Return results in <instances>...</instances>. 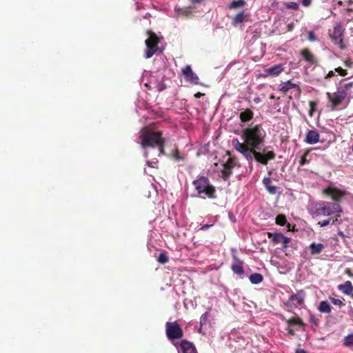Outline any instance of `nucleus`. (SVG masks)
<instances>
[{"mask_svg": "<svg viewBox=\"0 0 353 353\" xmlns=\"http://www.w3.org/2000/svg\"><path fill=\"white\" fill-rule=\"evenodd\" d=\"M265 137V131L261 125L258 124L243 129L241 135L243 142L235 139L232 140V145L250 163L255 159L262 165H267L270 160L275 159L276 154L273 151L259 152L264 144Z\"/></svg>", "mask_w": 353, "mask_h": 353, "instance_id": "nucleus-1", "label": "nucleus"}, {"mask_svg": "<svg viewBox=\"0 0 353 353\" xmlns=\"http://www.w3.org/2000/svg\"><path fill=\"white\" fill-rule=\"evenodd\" d=\"M192 184L198 196L202 199H214L216 198V188L205 176H198Z\"/></svg>", "mask_w": 353, "mask_h": 353, "instance_id": "nucleus-2", "label": "nucleus"}, {"mask_svg": "<svg viewBox=\"0 0 353 353\" xmlns=\"http://www.w3.org/2000/svg\"><path fill=\"white\" fill-rule=\"evenodd\" d=\"M336 212H342L340 203L321 201L316 204L313 215L316 217L329 216Z\"/></svg>", "mask_w": 353, "mask_h": 353, "instance_id": "nucleus-3", "label": "nucleus"}, {"mask_svg": "<svg viewBox=\"0 0 353 353\" xmlns=\"http://www.w3.org/2000/svg\"><path fill=\"white\" fill-rule=\"evenodd\" d=\"M141 145L144 149L147 148H154L163 139V133L161 131L147 130L140 135Z\"/></svg>", "mask_w": 353, "mask_h": 353, "instance_id": "nucleus-4", "label": "nucleus"}, {"mask_svg": "<svg viewBox=\"0 0 353 353\" xmlns=\"http://www.w3.org/2000/svg\"><path fill=\"white\" fill-rule=\"evenodd\" d=\"M147 34L148 38L145 41L146 46L145 57L150 59L159 50L158 45L161 41V38L150 30L147 31Z\"/></svg>", "mask_w": 353, "mask_h": 353, "instance_id": "nucleus-5", "label": "nucleus"}, {"mask_svg": "<svg viewBox=\"0 0 353 353\" xmlns=\"http://www.w3.org/2000/svg\"><path fill=\"white\" fill-rule=\"evenodd\" d=\"M165 333L170 341L181 339L183 336V331L176 321L165 323Z\"/></svg>", "mask_w": 353, "mask_h": 353, "instance_id": "nucleus-6", "label": "nucleus"}, {"mask_svg": "<svg viewBox=\"0 0 353 353\" xmlns=\"http://www.w3.org/2000/svg\"><path fill=\"white\" fill-rule=\"evenodd\" d=\"M343 94H345L343 93L339 88H337L336 91L333 93H326L328 100L331 102L332 110L336 109V108L346 99Z\"/></svg>", "mask_w": 353, "mask_h": 353, "instance_id": "nucleus-7", "label": "nucleus"}, {"mask_svg": "<svg viewBox=\"0 0 353 353\" xmlns=\"http://www.w3.org/2000/svg\"><path fill=\"white\" fill-rule=\"evenodd\" d=\"M305 296L306 294L303 290H299L296 294H294L289 297L286 305L290 307H297L298 306L303 304Z\"/></svg>", "mask_w": 353, "mask_h": 353, "instance_id": "nucleus-8", "label": "nucleus"}, {"mask_svg": "<svg viewBox=\"0 0 353 353\" xmlns=\"http://www.w3.org/2000/svg\"><path fill=\"white\" fill-rule=\"evenodd\" d=\"M240 165L238 163L237 159L234 157H230L228 159V161L223 164V169L221 171L222 178L224 181L228 179L230 176L232 174V169Z\"/></svg>", "mask_w": 353, "mask_h": 353, "instance_id": "nucleus-9", "label": "nucleus"}, {"mask_svg": "<svg viewBox=\"0 0 353 353\" xmlns=\"http://www.w3.org/2000/svg\"><path fill=\"white\" fill-rule=\"evenodd\" d=\"M343 29L339 24L334 26L332 33L330 34V37L332 41L335 44L339 45L341 49L345 48L343 41Z\"/></svg>", "mask_w": 353, "mask_h": 353, "instance_id": "nucleus-10", "label": "nucleus"}, {"mask_svg": "<svg viewBox=\"0 0 353 353\" xmlns=\"http://www.w3.org/2000/svg\"><path fill=\"white\" fill-rule=\"evenodd\" d=\"M181 72L187 81L194 85L200 83L199 77L192 71L190 65L183 68Z\"/></svg>", "mask_w": 353, "mask_h": 353, "instance_id": "nucleus-11", "label": "nucleus"}, {"mask_svg": "<svg viewBox=\"0 0 353 353\" xmlns=\"http://www.w3.org/2000/svg\"><path fill=\"white\" fill-rule=\"evenodd\" d=\"M324 193L331 196L334 201V203H339L341 199L345 195V192L336 188H327L324 190Z\"/></svg>", "mask_w": 353, "mask_h": 353, "instance_id": "nucleus-12", "label": "nucleus"}, {"mask_svg": "<svg viewBox=\"0 0 353 353\" xmlns=\"http://www.w3.org/2000/svg\"><path fill=\"white\" fill-rule=\"evenodd\" d=\"M181 353H198L195 345L190 341L183 339L180 343Z\"/></svg>", "mask_w": 353, "mask_h": 353, "instance_id": "nucleus-13", "label": "nucleus"}, {"mask_svg": "<svg viewBox=\"0 0 353 353\" xmlns=\"http://www.w3.org/2000/svg\"><path fill=\"white\" fill-rule=\"evenodd\" d=\"M345 96L346 99H347V102L350 101L351 99L353 98V82H349L347 83H345L344 85H341L338 87Z\"/></svg>", "mask_w": 353, "mask_h": 353, "instance_id": "nucleus-14", "label": "nucleus"}, {"mask_svg": "<svg viewBox=\"0 0 353 353\" xmlns=\"http://www.w3.org/2000/svg\"><path fill=\"white\" fill-rule=\"evenodd\" d=\"M292 88H296L299 93H301V88L299 85L293 83L291 80L283 82L279 85V90L283 93H286L289 90Z\"/></svg>", "mask_w": 353, "mask_h": 353, "instance_id": "nucleus-15", "label": "nucleus"}, {"mask_svg": "<svg viewBox=\"0 0 353 353\" xmlns=\"http://www.w3.org/2000/svg\"><path fill=\"white\" fill-rule=\"evenodd\" d=\"M301 55L308 63L312 65H317L318 61L315 57L310 52L309 49L305 48L301 51Z\"/></svg>", "mask_w": 353, "mask_h": 353, "instance_id": "nucleus-16", "label": "nucleus"}, {"mask_svg": "<svg viewBox=\"0 0 353 353\" xmlns=\"http://www.w3.org/2000/svg\"><path fill=\"white\" fill-rule=\"evenodd\" d=\"M285 68L282 64L274 65L270 68H268L265 70V72L268 74V75L272 77H277L279 76L283 70Z\"/></svg>", "mask_w": 353, "mask_h": 353, "instance_id": "nucleus-17", "label": "nucleus"}, {"mask_svg": "<svg viewBox=\"0 0 353 353\" xmlns=\"http://www.w3.org/2000/svg\"><path fill=\"white\" fill-rule=\"evenodd\" d=\"M319 141V134L316 130H309L306 134L305 141L309 144H314Z\"/></svg>", "mask_w": 353, "mask_h": 353, "instance_id": "nucleus-18", "label": "nucleus"}, {"mask_svg": "<svg viewBox=\"0 0 353 353\" xmlns=\"http://www.w3.org/2000/svg\"><path fill=\"white\" fill-rule=\"evenodd\" d=\"M254 112L249 108L245 109L239 114V119L242 123L251 121L253 119Z\"/></svg>", "mask_w": 353, "mask_h": 353, "instance_id": "nucleus-19", "label": "nucleus"}, {"mask_svg": "<svg viewBox=\"0 0 353 353\" xmlns=\"http://www.w3.org/2000/svg\"><path fill=\"white\" fill-rule=\"evenodd\" d=\"M243 262L236 259V261L232 264L231 269L234 273L241 275L244 273L243 268Z\"/></svg>", "mask_w": 353, "mask_h": 353, "instance_id": "nucleus-20", "label": "nucleus"}, {"mask_svg": "<svg viewBox=\"0 0 353 353\" xmlns=\"http://www.w3.org/2000/svg\"><path fill=\"white\" fill-rule=\"evenodd\" d=\"M339 289L345 294L350 295L353 292V285L350 281L339 285Z\"/></svg>", "mask_w": 353, "mask_h": 353, "instance_id": "nucleus-21", "label": "nucleus"}, {"mask_svg": "<svg viewBox=\"0 0 353 353\" xmlns=\"http://www.w3.org/2000/svg\"><path fill=\"white\" fill-rule=\"evenodd\" d=\"M325 246L322 243H312L310 245V254L312 255L320 254L324 249Z\"/></svg>", "mask_w": 353, "mask_h": 353, "instance_id": "nucleus-22", "label": "nucleus"}, {"mask_svg": "<svg viewBox=\"0 0 353 353\" xmlns=\"http://www.w3.org/2000/svg\"><path fill=\"white\" fill-rule=\"evenodd\" d=\"M263 183L269 193L274 194L276 192V187L272 183V181L269 177L264 178Z\"/></svg>", "mask_w": 353, "mask_h": 353, "instance_id": "nucleus-23", "label": "nucleus"}, {"mask_svg": "<svg viewBox=\"0 0 353 353\" xmlns=\"http://www.w3.org/2000/svg\"><path fill=\"white\" fill-rule=\"evenodd\" d=\"M170 157L176 161H184L185 159V155L181 154L178 148L174 149L171 152Z\"/></svg>", "mask_w": 353, "mask_h": 353, "instance_id": "nucleus-24", "label": "nucleus"}, {"mask_svg": "<svg viewBox=\"0 0 353 353\" xmlns=\"http://www.w3.org/2000/svg\"><path fill=\"white\" fill-rule=\"evenodd\" d=\"M268 237L270 239L274 244H278L281 242L282 233H272V232H267Z\"/></svg>", "mask_w": 353, "mask_h": 353, "instance_id": "nucleus-25", "label": "nucleus"}, {"mask_svg": "<svg viewBox=\"0 0 353 353\" xmlns=\"http://www.w3.org/2000/svg\"><path fill=\"white\" fill-rule=\"evenodd\" d=\"M318 310L322 313L328 314L331 312L332 307L326 301H323L319 303Z\"/></svg>", "mask_w": 353, "mask_h": 353, "instance_id": "nucleus-26", "label": "nucleus"}, {"mask_svg": "<svg viewBox=\"0 0 353 353\" xmlns=\"http://www.w3.org/2000/svg\"><path fill=\"white\" fill-rule=\"evenodd\" d=\"M289 326L299 325L300 327H304L305 324L299 317H292L286 321Z\"/></svg>", "mask_w": 353, "mask_h": 353, "instance_id": "nucleus-27", "label": "nucleus"}, {"mask_svg": "<svg viewBox=\"0 0 353 353\" xmlns=\"http://www.w3.org/2000/svg\"><path fill=\"white\" fill-rule=\"evenodd\" d=\"M249 279L252 283L259 284L263 281V276L260 273H253V274H250Z\"/></svg>", "mask_w": 353, "mask_h": 353, "instance_id": "nucleus-28", "label": "nucleus"}, {"mask_svg": "<svg viewBox=\"0 0 353 353\" xmlns=\"http://www.w3.org/2000/svg\"><path fill=\"white\" fill-rule=\"evenodd\" d=\"M245 0H234L228 6L229 9L233 10L239 8H243L245 6Z\"/></svg>", "mask_w": 353, "mask_h": 353, "instance_id": "nucleus-29", "label": "nucleus"}, {"mask_svg": "<svg viewBox=\"0 0 353 353\" xmlns=\"http://www.w3.org/2000/svg\"><path fill=\"white\" fill-rule=\"evenodd\" d=\"M246 15L244 12H239L237 14L232 20V24L234 26H237L239 23H243L245 21Z\"/></svg>", "mask_w": 353, "mask_h": 353, "instance_id": "nucleus-30", "label": "nucleus"}, {"mask_svg": "<svg viewBox=\"0 0 353 353\" xmlns=\"http://www.w3.org/2000/svg\"><path fill=\"white\" fill-rule=\"evenodd\" d=\"M178 17H184L188 18L192 15L189 8H179L176 10Z\"/></svg>", "mask_w": 353, "mask_h": 353, "instance_id": "nucleus-31", "label": "nucleus"}, {"mask_svg": "<svg viewBox=\"0 0 353 353\" xmlns=\"http://www.w3.org/2000/svg\"><path fill=\"white\" fill-rule=\"evenodd\" d=\"M275 222L277 225H281V226L286 225L288 223L286 216L283 214H280L276 216V217L275 219Z\"/></svg>", "mask_w": 353, "mask_h": 353, "instance_id": "nucleus-32", "label": "nucleus"}, {"mask_svg": "<svg viewBox=\"0 0 353 353\" xmlns=\"http://www.w3.org/2000/svg\"><path fill=\"white\" fill-rule=\"evenodd\" d=\"M158 262L162 264H165L168 261V257L166 254V252H162L159 254L158 258H157Z\"/></svg>", "mask_w": 353, "mask_h": 353, "instance_id": "nucleus-33", "label": "nucleus"}, {"mask_svg": "<svg viewBox=\"0 0 353 353\" xmlns=\"http://www.w3.org/2000/svg\"><path fill=\"white\" fill-rule=\"evenodd\" d=\"M343 345L347 347L353 345V334H348L343 339Z\"/></svg>", "mask_w": 353, "mask_h": 353, "instance_id": "nucleus-34", "label": "nucleus"}, {"mask_svg": "<svg viewBox=\"0 0 353 353\" xmlns=\"http://www.w3.org/2000/svg\"><path fill=\"white\" fill-rule=\"evenodd\" d=\"M165 139L163 138L162 141L157 145V147L159 148V153L161 154H165Z\"/></svg>", "mask_w": 353, "mask_h": 353, "instance_id": "nucleus-35", "label": "nucleus"}, {"mask_svg": "<svg viewBox=\"0 0 353 353\" xmlns=\"http://www.w3.org/2000/svg\"><path fill=\"white\" fill-rule=\"evenodd\" d=\"M309 105H310V111H309V115L310 117H312L314 112H315V108H316V107L317 105V103L316 101H310L309 102Z\"/></svg>", "mask_w": 353, "mask_h": 353, "instance_id": "nucleus-36", "label": "nucleus"}, {"mask_svg": "<svg viewBox=\"0 0 353 353\" xmlns=\"http://www.w3.org/2000/svg\"><path fill=\"white\" fill-rule=\"evenodd\" d=\"M309 151L307 150L301 157V160L299 161L300 165L303 166L308 163L307 159V156L308 155Z\"/></svg>", "mask_w": 353, "mask_h": 353, "instance_id": "nucleus-37", "label": "nucleus"}, {"mask_svg": "<svg viewBox=\"0 0 353 353\" xmlns=\"http://www.w3.org/2000/svg\"><path fill=\"white\" fill-rule=\"evenodd\" d=\"M341 212H336L334 214H335V217L334 219L332 217V221H331V223L332 225H338V224H341V221H339V218L341 216Z\"/></svg>", "mask_w": 353, "mask_h": 353, "instance_id": "nucleus-38", "label": "nucleus"}, {"mask_svg": "<svg viewBox=\"0 0 353 353\" xmlns=\"http://www.w3.org/2000/svg\"><path fill=\"white\" fill-rule=\"evenodd\" d=\"M290 241H291V239L290 238L285 236L282 234L281 242L283 243V248H286L288 246V244L290 242Z\"/></svg>", "mask_w": 353, "mask_h": 353, "instance_id": "nucleus-39", "label": "nucleus"}, {"mask_svg": "<svg viewBox=\"0 0 353 353\" xmlns=\"http://www.w3.org/2000/svg\"><path fill=\"white\" fill-rule=\"evenodd\" d=\"M331 221H332V217H330L326 220H323L322 221H319L318 225L320 227H325V226L328 225L330 223H331Z\"/></svg>", "mask_w": 353, "mask_h": 353, "instance_id": "nucleus-40", "label": "nucleus"}, {"mask_svg": "<svg viewBox=\"0 0 353 353\" xmlns=\"http://www.w3.org/2000/svg\"><path fill=\"white\" fill-rule=\"evenodd\" d=\"M336 72H337L339 75L345 77L347 74V72L346 70L343 69L341 67H338L334 69Z\"/></svg>", "mask_w": 353, "mask_h": 353, "instance_id": "nucleus-41", "label": "nucleus"}, {"mask_svg": "<svg viewBox=\"0 0 353 353\" xmlns=\"http://www.w3.org/2000/svg\"><path fill=\"white\" fill-rule=\"evenodd\" d=\"M307 39L309 41H312V42L316 41V37L313 31H310L308 32Z\"/></svg>", "mask_w": 353, "mask_h": 353, "instance_id": "nucleus-42", "label": "nucleus"}, {"mask_svg": "<svg viewBox=\"0 0 353 353\" xmlns=\"http://www.w3.org/2000/svg\"><path fill=\"white\" fill-rule=\"evenodd\" d=\"M331 301L335 305L342 306L344 305L343 301L338 299L331 298Z\"/></svg>", "mask_w": 353, "mask_h": 353, "instance_id": "nucleus-43", "label": "nucleus"}, {"mask_svg": "<svg viewBox=\"0 0 353 353\" xmlns=\"http://www.w3.org/2000/svg\"><path fill=\"white\" fill-rule=\"evenodd\" d=\"M288 8H292V9H294V10H297L299 8V5L296 3H295V2H290L288 4Z\"/></svg>", "mask_w": 353, "mask_h": 353, "instance_id": "nucleus-44", "label": "nucleus"}, {"mask_svg": "<svg viewBox=\"0 0 353 353\" xmlns=\"http://www.w3.org/2000/svg\"><path fill=\"white\" fill-rule=\"evenodd\" d=\"M287 227H288V231H296V228H295V225L291 226L290 223H287L286 224Z\"/></svg>", "mask_w": 353, "mask_h": 353, "instance_id": "nucleus-45", "label": "nucleus"}, {"mask_svg": "<svg viewBox=\"0 0 353 353\" xmlns=\"http://www.w3.org/2000/svg\"><path fill=\"white\" fill-rule=\"evenodd\" d=\"M312 0H302V4L305 7H308L311 4Z\"/></svg>", "mask_w": 353, "mask_h": 353, "instance_id": "nucleus-46", "label": "nucleus"}, {"mask_svg": "<svg viewBox=\"0 0 353 353\" xmlns=\"http://www.w3.org/2000/svg\"><path fill=\"white\" fill-rule=\"evenodd\" d=\"M335 75L334 71L331 70L327 74L326 76L325 77V79H329V78H331L332 77H334Z\"/></svg>", "mask_w": 353, "mask_h": 353, "instance_id": "nucleus-47", "label": "nucleus"}, {"mask_svg": "<svg viewBox=\"0 0 353 353\" xmlns=\"http://www.w3.org/2000/svg\"><path fill=\"white\" fill-rule=\"evenodd\" d=\"M287 331H288V333L290 335H291V336H294L295 335L294 331L292 328H290V327H288Z\"/></svg>", "mask_w": 353, "mask_h": 353, "instance_id": "nucleus-48", "label": "nucleus"}, {"mask_svg": "<svg viewBox=\"0 0 353 353\" xmlns=\"http://www.w3.org/2000/svg\"><path fill=\"white\" fill-rule=\"evenodd\" d=\"M212 225H210V224H205L203 225L201 228V230H208L210 227H211Z\"/></svg>", "mask_w": 353, "mask_h": 353, "instance_id": "nucleus-49", "label": "nucleus"}, {"mask_svg": "<svg viewBox=\"0 0 353 353\" xmlns=\"http://www.w3.org/2000/svg\"><path fill=\"white\" fill-rule=\"evenodd\" d=\"M344 65L347 68H351L352 62H350L349 60H346V61H344Z\"/></svg>", "mask_w": 353, "mask_h": 353, "instance_id": "nucleus-50", "label": "nucleus"}, {"mask_svg": "<svg viewBox=\"0 0 353 353\" xmlns=\"http://www.w3.org/2000/svg\"><path fill=\"white\" fill-rule=\"evenodd\" d=\"M205 0H190V1L194 3V4H196V3H202L203 1H204Z\"/></svg>", "mask_w": 353, "mask_h": 353, "instance_id": "nucleus-51", "label": "nucleus"}, {"mask_svg": "<svg viewBox=\"0 0 353 353\" xmlns=\"http://www.w3.org/2000/svg\"><path fill=\"white\" fill-rule=\"evenodd\" d=\"M203 95H204V94H203V93H201V92H196V93L194 94V97H195L196 98H200V97H202V96H203Z\"/></svg>", "mask_w": 353, "mask_h": 353, "instance_id": "nucleus-52", "label": "nucleus"}, {"mask_svg": "<svg viewBox=\"0 0 353 353\" xmlns=\"http://www.w3.org/2000/svg\"><path fill=\"white\" fill-rule=\"evenodd\" d=\"M207 319V313L203 314L201 317V322L205 321Z\"/></svg>", "mask_w": 353, "mask_h": 353, "instance_id": "nucleus-53", "label": "nucleus"}, {"mask_svg": "<svg viewBox=\"0 0 353 353\" xmlns=\"http://www.w3.org/2000/svg\"><path fill=\"white\" fill-rule=\"evenodd\" d=\"M157 162L151 163V162H150V161H148V162H147V164H148V166H150V167H152V168H154L155 166H154V165H153V164H157Z\"/></svg>", "mask_w": 353, "mask_h": 353, "instance_id": "nucleus-54", "label": "nucleus"}, {"mask_svg": "<svg viewBox=\"0 0 353 353\" xmlns=\"http://www.w3.org/2000/svg\"><path fill=\"white\" fill-rule=\"evenodd\" d=\"M296 353H307V352L303 349H297Z\"/></svg>", "mask_w": 353, "mask_h": 353, "instance_id": "nucleus-55", "label": "nucleus"}, {"mask_svg": "<svg viewBox=\"0 0 353 353\" xmlns=\"http://www.w3.org/2000/svg\"><path fill=\"white\" fill-rule=\"evenodd\" d=\"M310 321L314 323H316V321H315L314 316H310Z\"/></svg>", "mask_w": 353, "mask_h": 353, "instance_id": "nucleus-56", "label": "nucleus"}, {"mask_svg": "<svg viewBox=\"0 0 353 353\" xmlns=\"http://www.w3.org/2000/svg\"><path fill=\"white\" fill-rule=\"evenodd\" d=\"M338 234H339V236H342V237H344V236H345V235H344L343 232H341V231H339V232H338Z\"/></svg>", "mask_w": 353, "mask_h": 353, "instance_id": "nucleus-57", "label": "nucleus"}, {"mask_svg": "<svg viewBox=\"0 0 353 353\" xmlns=\"http://www.w3.org/2000/svg\"><path fill=\"white\" fill-rule=\"evenodd\" d=\"M345 272H346L347 274H348L349 275H350V274H351V272H350V269H346V270H345Z\"/></svg>", "mask_w": 353, "mask_h": 353, "instance_id": "nucleus-58", "label": "nucleus"}, {"mask_svg": "<svg viewBox=\"0 0 353 353\" xmlns=\"http://www.w3.org/2000/svg\"><path fill=\"white\" fill-rule=\"evenodd\" d=\"M292 26H293V25H292V24H289V25H288V30H292Z\"/></svg>", "mask_w": 353, "mask_h": 353, "instance_id": "nucleus-59", "label": "nucleus"}, {"mask_svg": "<svg viewBox=\"0 0 353 353\" xmlns=\"http://www.w3.org/2000/svg\"><path fill=\"white\" fill-rule=\"evenodd\" d=\"M270 99H274V96L273 94H272V95L270 97Z\"/></svg>", "mask_w": 353, "mask_h": 353, "instance_id": "nucleus-60", "label": "nucleus"}, {"mask_svg": "<svg viewBox=\"0 0 353 353\" xmlns=\"http://www.w3.org/2000/svg\"><path fill=\"white\" fill-rule=\"evenodd\" d=\"M352 150L353 151V144H352Z\"/></svg>", "mask_w": 353, "mask_h": 353, "instance_id": "nucleus-61", "label": "nucleus"}, {"mask_svg": "<svg viewBox=\"0 0 353 353\" xmlns=\"http://www.w3.org/2000/svg\"><path fill=\"white\" fill-rule=\"evenodd\" d=\"M352 2H353V0H351Z\"/></svg>", "mask_w": 353, "mask_h": 353, "instance_id": "nucleus-62", "label": "nucleus"}]
</instances>
